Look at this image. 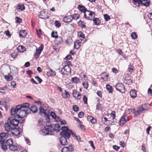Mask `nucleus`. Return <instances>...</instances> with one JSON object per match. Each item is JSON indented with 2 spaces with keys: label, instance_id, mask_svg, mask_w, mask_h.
Here are the masks:
<instances>
[{
  "label": "nucleus",
  "instance_id": "1",
  "mask_svg": "<svg viewBox=\"0 0 152 152\" xmlns=\"http://www.w3.org/2000/svg\"><path fill=\"white\" fill-rule=\"evenodd\" d=\"M27 113H28V110L22 109V106H16L15 107H12L10 110V114L13 118H23L26 116Z\"/></svg>",
  "mask_w": 152,
  "mask_h": 152
},
{
  "label": "nucleus",
  "instance_id": "2",
  "mask_svg": "<svg viewBox=\"0 0 152 152\" xmlns=\"http://www.w3.org/2000/svg\"><path fill=\"white\" fill-rule=\"evenodd\" d=\"M60 130V126L58 124H56L54 128L50 124L48 125H46V126H44V127L41 129L39 131V133L43 135H52L53 134V132L54 131L58 132Z\"/></svg>",
  "mask_w": 152,
  "mask_h": 152
},
{
  "label": "nucleus",
  "instance_id": "3",
  "mask_svg": "<svg viewBox=\"0 0 152 152\" xmlns=\"http://www.w3.org/2000/svg\"><path fill=\"white\" fill-rule=\"evenodd\" d=\"M50 108L48 105L41 106L39 108V113L40 115L42 116H45L47 122L49 123L50 121V116L54 117L56 116V114L53 112H50Z\"/></svg>",
  "mask_w": 152,
  "mask_h": 152
},
{
  "label": "nucleus",
  "instance_id": "4",
  "mask_svg": "<svg viewBox=\"0 0 152 152\" xmlns=\"http://www.w3.org/2000/svg\"><path fill=\"white\" fill-rule=\"evenodd\" d=\"M13 117H9L7 120V122L4 124V128L5 130L7 132L10 131L11 132L13 129L15 128L18 124V121L15 119H13Z\"/></svg>",
  "mask_w": 152,
  "mask_h": 152
},
{
  "label": "nucleus",
  "instance_id": "5",
  "mask_svg": "<svg viewBox=\"0 0 152 152\" xmlns=\"http://www.w3.org/2000/svg\"><path fill=\"white\" fill-rule=\"evenodd\" d=\"M95 16V14L93 11L87 10L84 12V17L88 20H92Z\"/></svg>",
  "mask_w": 152,
  "mask_h": 152
},
{
  "label": "nucleus",
  "instance_id": "6",
  "mask_svg": "<svg viewBox=\"0 0 152 152\" xmlns=\"http://www.w3.org/2000/svg\"><path fill=\"white\" fill-rule=\"evenodd\" d=\"M60 73L63 75H68L71 73V68L68 65H65L60 71Z\"/></svg>",
  "mask_w": 152,
  "mask_h": 152
},
{
  "label": "nucleus",
  "instance_id": "7",
  "mask_svg": "<svg viewBox=\"0 0 152 152\" xmlns=\"http://www.w3.org/2000/svg\"><path fill=\"white\" fill-rule=\"evenodd\" d=\"M39 13L40 14L39 15V17L40 18L46 19L49 18L48 12L45 10H43Z\"/></svg>",
  "mask_w": 152,
  "mask_h": 152
},
{
  "label": "nucleus",
  "instance_id": "8",
  "mask_svg": "<svg viewBox=\"0 0 152 152\" xmlns=\"http://www.w3.org/2000/svg\"><path fill=\"white\" fill-rule=\"evenodd\" d=\"M115 87L116 90L120 92L124 93L125 91V86L121 83H118L115 86Z\"/></svg>",
  "mask_w": 152,
  "mask_h": 152
},
{
  "label": "nucleus",
  "instance_id": "9",
  "mask_svg": "<svg viewBox=\"0 0 152 152\" xmlns=\"http://www.w3.org/2000/svg\"><path fill=\"white\" fill-rule=\"evenodd\" d=\"M12 135L15 138H18L20 137V132L19 129L15 126L13 130L11 132Z\"/></svg>",
  "mask_w": 152,
  "mask_h": 152
},
{
  "label": "nucleus",
  "instance_id": "10",
  "mask_svg": "<svg viewBox=\"0 0 152 152\" xmlns=\"http://www.w3.org/2000/svg\"><path fill=\"white\" fill-rule=\"evenodd\" d=\"M43 48V45L42 44H41L38 49H36V52L34 54V57L36 59L38 58L42 51Z\"/></svg>",
  "mask_w": 152,
  "mask_h": 152
},
{
  "label": "nucleus",
  "instance_id": "11",
  "mask_svg": "<svg viewBox=\"0 0 152 152\" xmlns=\"http://www.w3.org/2000/svg\"><path fill=\"white\" fill-rule=\"evenodd\" d=\"M22 148V147L19 145H13L9 147V149L11 151H15L16 150H20Z\"/></svg>",
  "mask_w": 152,
  "mask_h": 152
},
{
  "label": "nucleus",
  "instance_id": "12",
  "mask_svg": "<svg viewBox=\"0 0 152 152\" xmlns=\"http://www.w3.org/2000/svg\"><path fill=\"white\" fill-rule=\"evenodd\" d=\"M71 130H68L67 132L62 131L60 133V134L62 137H64L66 139H69L70 136Z\"/></svg>",
  "mask_w": 152,
  "mask_h": 152
},
{
  "label": "nucleus",
  "instance_id": "13",
  "mask_svg": "<svg viewBox=\"0 0 152 152\" xmlns=\"http://www.w3.org/2000/svg\"><path fill=\"white\" fill-rule=\"evenodd\" d=\"M8 137V134L7 133L1 132L0 133V142L3 140L5 142V139Z\"/></svg>",
  "mask_w": 152,
  "mask_h": 152
},
{
  "label": "nucleus",
  "instance_id": "14",
  "mask_svg": "<svg viewBox=\"0 0 152 152\" xmlns=\"http://www.w3.org/2000/svg\"><path fill=\"white\" fill-rule=\"evenodd\" d=\"M151 107L150 104L148 103L143 104L140 106L142 111L148 110Z\"/></svg>",
  "mask_w": 152,
  "mask_h": 152
},
{
  "label": "nucleus",
  "instance_id": "15",
  "mask_svg": "<svg viewBox=\"0 0 152 152\" xmlns=\"http://www.w3.org/2000/svg\"><path fill=\"white\" fill-rule=\"evenodd\" d=\"M73 96L76 98H77L80 99L81 98V95L79 92L77 91L76 90H74L73 91L72 93Z\"/></svg>",
  "mask_w": 152,
  "mask_h": 152
},
{
  "label": "nucleus",
  "instance_id": "16",
  "mask_svg": "<svg viewBox=\"0 0 152 152\" xmlns=\"http://www.w3.org/2000/svg\"><path fill=\"white\" fill-rule=\"evenodd\" d=\"M66 139L64 137L61 136L60 139V142L61 144L63 145H65L67 144L68 142Z\"/></svg>",
  "mask_w": 152,
  "mask_h": 152
},
{
  "label": "nucleus",
  "instance_id": "17",
  "mask_svg": "<svg viewBox=\"0 0 152 152\" xmlns=\"http://www.w3.org/2000/svg\"><path fill=\"white\" fill-rule=\"evenodd\" d=\"M81 46V42L79 40H77L75 42L74 48V49H78Z\"/></svg>",
  "mask_w": 152,
  "mask_h": 152
},
{
  "label": "nucleus",
  "instance_id": "18",
  "mask_svg": "<svg viewBox=\"0 0 152 152\" xmlns=\"http://www.w3.org/2000/svg\"><path fill=\"white\" fill-rule=\"evenodd\" d=\"M130 94L132 98H135L137 96L136 91L134 89L131 90L130 92Z\"/></svg>",
  "mask_w": 152,
  "mask_h": 152
},
{
  "label": "nucleus",
  "instance_id": "19",
  "mask_svg": "<svg viewBox=\"0 0 152 152\" xmlns=\"http://www.w3.org/2000/svg\"><path fill=\"white\" fill-rule=\"evenodd\" d=\"M5 142L3 140H2L0 142V145L1 148L4 151H6L7 149V147L6 145H4Z\"/></svg>",
  "mask_w": 152,
  "mask_h": 152
},
{
  "label": "nucleus",
  "instance_id": "20",
  "mask_svg": "<svg viewBox=\"0 0 152 152\" xmlns=\"http://www.w3.org/2000/svg\"><path fill=\"white\" fill-rule=\"evenodd\" d=\"M142 6L148 7L150 4V1L149 0H142Z\"/></svg>",
  "mask_w": 152,
  "mask_h": 152
},
{
  "label": "nucleus",
  "instance_id": "21",
  "mask_svg": "<svg viewBox=\"0 0 152 152\" xmlns=\"http://www.w3.org/2000/svg\"><path fill=\"white\" fill-rule=\"evenodd\" d=\"M126 117L127 116L126 115H123L122 116L119 121V123H122L123 124H125L127 121V120L126 119ZM129 120H128L127 121Z\"/></svg>",
  "mask_w": 152,
  "mask_h": 152
},
{
  "label": "nucleus",
  "instance_id": "22",
  "mask_svg": "<svg viewBox=\"0 0 152 152\" xmlns=\"http://www.w3.org/2000/svg\"><path fill=\"white\" fill-rule=\"evenodd\" d=\"M78 8L82 12H84L87 11V9L83 6H81L80 5H78Z\"/></svg>",
  "mask_w": 152,
  "mask_h": 152
},
{
  "label": "nucleus",
  "instance_id": "23",
  "mask_svg": "<svg viewBox=\"0 0 152 152\" xmlns=\"http://www.w3.org/2000/svg\"><path fill=\"white\" fill-rule=\"evenodd\" d=\"M133 2L134 4L137 5V7H139L140 6H142V0H133Z\"/></svg>",
  "mask_w": 152,
  "mask_h": 152
},
{
  "label": "nucleus",
  "instance_id": "24",
  "mask_svg": "<svg viewBox=\"0 0 152 152\" xmlns=\"http://www.w3.org/2000/svg\"><path fill=\"white\" fill-rule=\"evenodd\" d=\"M26 34L25 31L22 30L20 31L19 36L20 37L25 38L26 37Z\"/></svg>",
  "mask_w": 152,
  "mask_h": 152
},
{
  "label": "nucleus",
  "instance_id": "25",
  "mask_svg": "<svg viewBox=\"0 0 152 152\" xmlns=\"http://www.w3.org/2000/svg\"><path fill=\"white\" fill-rule=\"evenodd\" d=\"M55 75V72H53L51 69H50L47 73V75L48 77L53 76Z\"/></svg>",
  "mask_w": 152,
  "mask_h": 152
},
{
  "label": "nucleus",
  "instance_id": "26",
  "mask_svg": "<svg viewBox=\"0 0 152 152\" xmlns=\"http://www.w3.org/2000/svg\"><path fill=\"white\" fill-rule=\"evenodd\" d=\"M71 18V15L65 17L63 19L65 23L70 22L72 20Z\"/></svg>",
  "mask_w": 152,
  "mask_h": 152
},
{
  "label": "nucleus",
  "instance_id": "27",
  "mask_svg": "<svg viewBox=\"0 0 152 152\" xmlns=\"http://www.w3.org/2000/svg\"><path fill=\"white\" fill-rule=\"evenodd\" d=\"M26 48L25 47L21 46L20 45L18 48V52H23L26 50Z\"/></svg>",
  "mask_w": 152,
  "mask_h": 152
},
{
  "label": "nucleus",
  "instance_id": "28",
  "mask_svg": "<svg viewBox=\"0 0 152 152\" xmlns=\"http://www.w3.org/2000/svg\"><path fill=\"white\" fill-rule=\"evenodd\" d=\"M78 26L81 28H85L86 27L85 23L81 20H80L78 23Z\"/></svg>",
  "mask_w": 152,
  "mask_h": 152
},
{
  "label": "nucleus",
  "instance_id": "29",
  "mask_svg": "<svg viewBox=\"0 0 152 152\" xmlns=\"http://www.w3.org/2000/svg\"><path fill=\"white\" fill-rule=\"evenodd\" d=\"M93 20L94 23L95 25H98L100 24L101 21L99 18H94Z\"/></svg>",
  "mask_w": 152,
  "mask_h": 152
},
{
  "label": "nucleus",
  "instance_id": "30",
  "mask_svg": "<svg viewBox=\"0 0 152 152\" xmlns=\"http://www.w3.org/2000/svg\"><path fill=\"white\" fill-rule=\"evenodd\" d=\"M28 109L31 111L33 113H35L37 112V109L36 106L34 105L31 106L30 108H28Z\"/></svg>",
  "mask_w": 152,
  "mask_h": 152
},
{
  "label": "nucleus",
  "instance_id": "31",
  "mask_svg": "<svg viewBox=\"0 0 152 152\" xmlns=\"http://www.w3.org/2000/svg\"><path fill=\"white\" fill-rule=\"evenodd\" d=\"M6 143L9 147L13 144V141L12 139L9 138L6 140Z\"/></svg>",
  "mask_w": 152,
  "mask_h": 152
},
{
  "label": "nucleus",
  "instance_id": "32",
  "mask_svg": "<svg viewBox=\"0 0 152 152\" xmlns=\"http://www.w3.org/2000/svg\"><path fill=\"white\" fill-rule=\"evenodd\" d=\"M17 106H22V109L24 108H28V109L29 108L30 104L28 103H26L21 105H18Z\"/></svg>",
  "mask_w": 152,
  "mask_h": 152
},
{
  "label": "nucleus",
  "instance_id": "33",
  "mask_svg": "<svg viewBox=\"0 0 152 152\" xmlns=\"http://www.w3.org/2000/svg\"><path fill=\"white\" fill-rule=\"evenodd\" d=\"M4 77L6 80L7 81H10L13 78V76L10 75H5Z\"/></svg>",
  "mask_w": 152,
  "mask_h": 152
},
{
  "label": "nucleus",
  "instance_id": "34",
  "mask_svg": "<svg viewBox=\"0 0 152 152\" xmlns=\"http://www.w3.org/2000/svg\"><path fill=\"white\" fill-rule=\"evenodd\" d=\"M71 80L72 82L76 83H78L80 81V79L77 77H72Z\"/></svg>",
  "mask_w": 152,
  "mask_h": 152
},
{
  "label": "nucleus",
  "instance_id": "35",
  "mask_svg": "<svg viewBox=\"0 0 152 152\" xmlns=\"http://www.w3.org/2000/svg\"><path fill=\"white\" fill-rule=\"evenodd\" d=\"M71 17L72 19L77 20L79 18L80 15L77 14H75L72 15H71Z\"/></svg>",
  "mask_w": 152,
  "mask_h": 152
},
{
  "label": "nucleus",
  "instance_id": "36",
  "mask_svg": "<svg viewBox=\"0 0 152 152\" xmlns=\"http://www.w3.org/2000/svg\"><path fill=\"white\" fill-rule=\"evenodd\" d=\"M102 121L103 120V119H104L105 122H108V123H107V124H108L110 125H112V123H111L112 121L110 120H108V119L106 117L103 116L102 117Z\"/></svg>",
  "mask_w": 152,
  "mask_h": 152
},
{
  "label": "nucleus",
  "instance_id": "37",
  "mask_svg": "<svg viewBox=\"0 0 152 152\" xmlns=\"http://www.w3.org/2000/svg\"><path fill=\"white\" fill-rule=\"evenodd\" d=\"M24 119H23V120H22L20 123H19L18 125V126H16V127H18V128L19 129H21L23 128V123L24 122Z\"/></svg>",
  "mask_w": 152,
  "mask_h": 152
},
{
  "label": "nucleus",
  "instance_id": "38",
  "mask_svg": "<svg viewBox=\"0 0 152 152\" xmlns=\"http://www.w3.org/2000/svg\"><path fill=\"white\" fill-rule=\"evenodd\" d=\"M102 75L104 76V77H102L101 79L103 80L104 81H107V77L109 76V75L106 72L102 73Z\"/></svg>",
  "mask_w": 152,
  "mask_h": 152
},
{
  "label": "nucleus",
  "instance_id": "39",
  "mask_svg": "<svg viewBox=\"0 0 152 152\" xmlns=\"http://www.w3.org/2000/svg\"><path fill=\"white\" fill-rule=\"evenodd\" d=\"M143 112L142 110L140 107L137 109V111H135L134 113L135 114L138 115L140 114Z\"/></svg>",
  "mask_w": 152,
  "mask_h": 152
},
{
  "label": "nucleus",
  "instance_id": "40",
  "mask_svg": "<svg viewBox=\"0 0 152 152\" xmlns=\"http://www.w3.org/2000/svg\"><path fill=\"white\" fill-rule=\"evenodd\" d=\"M17 9L18 10V11H22L25 9L24 6L23 4L21 5H19L17 6Z\"/></svg>",
  "mask_w": 152,
  "mask_h": 152
},
{
  "label": "nucleus",
  "instance_id": "41",
  "mask_svg": "<svg viewBox=\"0 0 152 152\" xmlns=\"http://www.w3.org/2000/svg\"><path fill=\"white\" fill-rule=\"evenodd\" d=\"M106 88L107 91L110 93L112 92V87L109 85L107 84L106 86Z\"/></svg>",
  "mask_w": 152,
  "mask_h": 152
},
{
  "label": "nucleus",
  "instance_id": "42",
  "mask_svg": "<svg viewBox=\"0 0 152 152\" xmlns=\"http://www.w3.org/2000/svg\"><path fill=\"white\" fill-rule=\"evenodd\" d=\"M57 38V39L56 41H57V44L58 45L60 44L61 42H63V39L61 37H58Z\"/></svg>",
  "mask_w": 152,
  "mask_h": 152
},
{
  "label": "nucleus",
  "instance_id": "43",
  "mask_svg": "<svg viewBox=\"0 0 152 152\" xmlns=\"http://www.w3.org/2000/svg\"><path fill=\"white\" fill-rule=\"evenodd\" d=\"M128 69L129 72H132L134 70V68L133 66L130 65L129 66Z\"/></svg>",
  "mask_w": 152,
  "mask_h": 152
},
{
  "label": "nucleus",
  "instance_id": "44",
  "mask_svg": "<svg viewBox=\"0 0 152 152\" xmlns=\"http://www.w3.org/2000/svg\"><path fill=\"white\" fill-rule=\"evenodd\" d=\"M111 117L112 118V120H114L115 119V118L116 117L115 113L114 111H112L111 112V115H110Z\"/></svg>",
  "mask_w": 152,
  "mask_h": 152
},
{
  "label": "nucleus",
  "instance_id": "45",
  "mask_svg": "<svg viewBox=\"0 0 152 152\" xmlns=\"http://www.w3.org/2000/svg\"><path fill=\"white\" fill-rule=\"evenodd\" d=\"M78 36L80 37H81L83 38H85V36L84 35L83 33L81 31H79L78 33Z\"/></svg>",
  "mask_w": 152,
  "mask_h": 152
},
{
  "label": "nucleus",
  "instance_id": "46",
  "mask_svg": "<svg viewBox=\"0 0 152 152\" xmlns=\"http://www.w3.org/2000/svg\"><path fill=\"white\" fill-rule=\"evenodd\" d=\"M23 118H13V119H15L18 121V124L16 126H18V125L19 123H20V122H21Z\"/></svg>",
  "mask_w": 152,
  "mask_h": 152
},
{
  "label": "nucleus",
  "instance_id": "47",
  "mask_svg": "<svg viewBox=\"0 0 152 152\" xmlns=\"http://www.w3.org/2000/svg\"><path fill=\"white\" fill-rule=\"evenodd\" d=\"M61 130H62V131H64V132H67V131H68V130H71L70 129H69L67 126H63L61 128Z\"/></svg>",
  "mask_w": 152,
  "mask_h": 152
},
{
  "label": "nucleus",
  "instance_id": "48",
  "mask_svg": "<svg viewBox=\"0 0 152 152\" xmlns=\"http://www.w3.org/2000/svg\"><path fill=\"white\" fill-rule=\"evenodd\" d=\"M132 38L133 39H135L137 38V36L136 34L134 32H132L131 34Z\"/></svg>",
  "mask_w": 152,
  "mask_h": 152
},
{
  "label": "nucleus",
  "instance_id": "49",
  "mask_svg": "<svg viewBox=\"0 0 152 152\" xmlns=\"http://www.w3.org/2000/svg\"><path fill=\"white\" fill-rule=\"evenodd\" d=\"M73 109L75 112H77L79 110L78 107L76 105H74L73 106Z\"/></svg>",
  "mask_w": 152,
  "mask_h": 152
},
{
  "label": "nucleus",
  "instance_id": "50",
  "mask_svg": "<svg viewBox=\"0 0 152 152\" xmlns=\"http://www.w3.org/2000/svg\"><path fill=\"white\" fill-rule=\"evenodd\" d=\"M104 19L106 21H107L110 19V17L107 14H104Z\"/></svg>",
  "mask_w": 152,
  "mask_h": 152
},
{
  "label": "nucleus",
  "instance_id": "51",
  "mask_svg": "<svg viewBox=\"0 0 152 152\" xmlns=\"http://www.w3.org/2000/svg\"><path fill=\"white\" fill-rule=\"evenodd\" d=\"M83 86L85 88L87 89L88 87V82H85L82 83Z\"/></svg>",
  "mask_w": 152,
  "mask_h": 152
},
{
  "label": "nucleus",
  "instance_id": "52",
  "mask_svg": "<svg viewBox=\"0 0 152 152\" xmlns=\"http://www.w3.org/2000/svg\"><path fill=\"white\" fill-rule=\"evenodd\" d=\"M96 109L98 110H101L102 109L101 107V104H100L99 102H98L96 105Z\"/></svg>",
  "mask_w": 152,
  "mask_h": 152
},
{
  "label": "nucleus",
  "instance_id": "53",
  "mask_svg": "<svg viewBox=\"0 0 152 152\" xmlns=\"http://www.w3.org/2000/svg\"><path fill=\"white\" fill-rule=\"evenodd\" d=\"M55 26L58 28L59 27L61 26V24L58 21L56 20L55 22Z\"/></svg>",
  "mask_w": 152,
  "mask_h": 152
},
{
  "label": "nucleus",
  "instance_id": "54",
  "mask_svg": "<svg viewBox=\"0 0 152 152\" xmlns=\"http://www.w3.org/2000/svg\"><path fill=\"white\" fill-rule=\"evenodd\" d=\"M65 93V96H64V98H66V97H67L69 98L70 97V95L68 93V92L66 91V90L64 91Z\"/></svg>",
  "mask_w": 152,
  "mask_h": 152
},
{
  "label": "nucleus",
  "instance_id": "55",
  "mask_svg": "<svg viewBox=\"0 0 152 152\" xmlns=\"http://www.w3.org/2000/svg\"><path fill=\"white\" fill-rule=\"evenodd\" d=\"M84 113L83 112H80L78 114V117L80 118H81L83 117Z\"/></svg>",
  "mask_w": 152,
  "mask_h": 152
},
{
  "label": "nucleus",
  "instance_id": "56",
  "mask_svg": "<svg viewBox=\"0 0 152 152\" xmlns=\"http://www.w3.org/2000/svg\"><path fill=\"white\" fill-rule=\"evenodd\" d=\"M83 101L85 104H87V98L85 96H83Z\"/></svg>",
  "mask_w": 152,
  "mask_h": 152
},
{
  "label": "nucleus",
  "instance_id": "57",
  "mask_svg": "<svg viewBox=\"0 0 152 152\" xmlns=\"http://www.w3.org/2000/svg\"><path fill=\"white\" fill-rule=\"evenodd\" d=\"M119 145L123 148H124L125 146V142L123 141L120 142Z\"/></svg>",
  "mask_w": 152,
  "mask_h": 152
},
{
  "label": "nucleus",
  "instance_id": "58",
  "mask_svg": "<svg viewBox=\"0 0 152 152\" xmlns=\"http://www.w3.org/2000/svg\"><path fill=\"white\" fill-rule=\"evenodd\" d=\"M35 78L39 82V83L40 84L41 83L42 81V80L39 76H36Z\"/></svg>",
  "mask_w": 152,
  "mask_h": 152
},
{
  "label": "nucleus",
  "instance_id": "59",
  "mask_svg": "<svg viewBox=\"0 0 152 152\" xmlns=\"http://www.w3.org/2000/svg\"><path fill=\"white\" fill-rule=\"evenodd\" d=\"M4 33L6 35V36H7L9 37H10L11 34H10V33L9 31L8 30L5 31L4 32Z\"/></svg>",
  "mask_w": 152,
  "mask_h": 152
},
{
  "label": "nucleus",
  "instance_id": "60",
  "mask_svg": "<svg viewBox=\"0 0 152 152\" xmlns=\"http://www.w3.org/2000/svg\"><path fill=\"white\" fill-rule=\"evenodd\" d=\"M67 148H68V151L69 152H71L74 150L73 148L71 145H69L67 147Z\"/></svg>",
  "mask_w": 152,
  "mask_h": 152
},
{
  "label": "nucleus",
  "instance_id": "61",
  "mask_svg": "<svg viewBox=\"0 0 152 152\" xmlns=\"http://www.w3.org/2000/svg\"><path fill=\"white\" fill-rule=\"evenodd\" d=\"M18 53L17 52H14L11 54V56L13 58H15L18 55Z\"/></svg>",
  "mask_w": 152,
  "mask_h": 152
},
{
  "label": "nucleus",
  "instance_id": "62",
  "mask_svg": "<svg viewBox=\"0 0 152 152\" xmlns=\"http://www.w3.org/2000/svg\"><path fill=\"white\" fill-rule=\"evenodd\" d=\"M61 152H67L68 151L67 147H65L63 148L61 150Z\"/></svg>",
  "mask_w": 152,
  "mask_h": 152
},
{
  "label": "nucleus",
  "instance_id": "63",
  "mask_svg": "<svg viewBox=\"0 0 152 152\" xmlns=\"http://www.w3.org/2000/svg\"><path fill=\"white\" fill-rule=\"evenodd\" d=\"M92 119L91 121L90 122L93 124H95L97 120L94 118H92Z\"/></svg>",
  "mask_w": 152,
  "mask_h": 152
},
{
  "label": "nucleus",
  "instance_id": "64",
  "mask_svg": "<svg viewBox=\"0 0 152 152\" xmlns=\"http://www.w3.org/2000/svg\"><path fill=\"white\" fill-rule=\"evenodd\" d=\"M15 18L16 19V23H20L21 22V19L20 18L16 17Z\"/></svg>",
  "mask_w": 152,
  "mask_h": 152
}]
</instances>
